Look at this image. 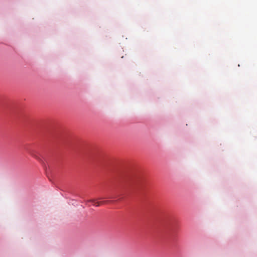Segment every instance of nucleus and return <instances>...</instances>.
<instances>
[{"label":"nucleus","instance_id":"obj_1","mask_svg":"<svg viewBox=\"0 0 257 257\" xmlns=\"http://www.w3.org/2000/svg\"><path fill=\"white\" fill-rule=\"evenodd\" d=\"M88 201L93 203V205H95L96 206H99L101 204L107 202V201L96 202L95 200H90Z\"/></svg>","mask_w":257,"mask_h":257}]
</instances>
